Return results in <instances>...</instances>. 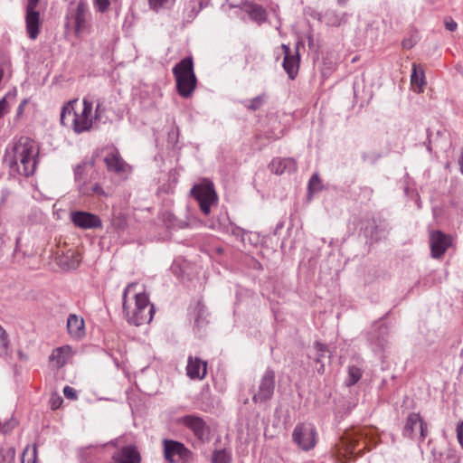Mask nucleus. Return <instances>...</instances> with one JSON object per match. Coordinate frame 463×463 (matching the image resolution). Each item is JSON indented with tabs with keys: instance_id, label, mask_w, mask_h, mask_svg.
Masks as SVG:
<instances>
[{
	"instance_id": "nucleus-1",
	"label": "nucleus",
	"mask_w": 463,
	"mask_h": 463,
	"mask_svg": "<svg viewBox=\"0 0 463 463\" xmlns=\"http://www.w3.org/2000/svg\"><path fill=\"white\" fill-rule=\"evenodd\" d=\"M77 100H71L64 106L61 112V123L63 126L70 127L76 134H80L89 131L93 123L91 117L93 104L86 98L82 100V110L77 112L74 109V105Z\"/></svg>"
},
{
	"instance_id": "nucleus-2",
	"label": "nucleus",
	"mask_w": 463,
	"mask_h": 463,
	"mask_svg": "<svg viewBox=\"0 0 463 463\" xmlns=\"http://www.w3.org/2000/svg\"><path fill=\"white\" fill-rule=\"evenodd\" d=\"M71 2L66 16L65 28L71 30L77 38L89 34L91 31L92 16L85 2Z\"/></svg>"
},
{
	"instance_id": "nucleus-3",
	"label": "nucleus",
	"mask_w": 463,
	"mask_h": 463,
	"mask_svg": "<svg viewBox=\"0 0 463 463\" xmlns=\"http://www.w3.org/2000/svg\"><path fill=\"white\" fill-rule=\"evenodd\" d=\"M130 285L123 292V313L127 321L137 326L149 323L154 317V305L149 302V298L146 293H137L135 295V307L130 310L127 305V294Z\"/></svg>"
},
{
	"instance_id": "nucleus-4",
	"label": "nucleus",
	"mask_w": 463,
	"mask_h": 463,
	"mask_svg": "<svg viewBox=\"0 0 463 463\" xmlns=\"http://www.w3.org/2000/svg\"><path fill=\"white\" fill-rule=\"evenodd\" d=\"M178 95L184 99L191 98L197 86V78L194 69L192 56L177 62L172 69Z\"/></svg>"
},
{
	"instance_id": "nucleus-5",
	"label": "nucleus",
	"mask_w": 463,
	"mask_h": 463,
	"mask_svg": "<svg viewBox=\"0 0 463 463\" xmlns=\"http://www.w3.org/2000/svg\"><path fill=\"white\" fill-rule=\"evenodd\" d=\"M45 6L42 2H27L24 8L25 29L28 37L35 40L41 31L43 16L45 13Z\"/></svg>"
},
{
	"instance_id": "nucleus-6",
	"label": "nucleus",
	"mask_w": 463,
	"mask_h": 463,
	"mask_svg": "<svg viewBox=\"0 0 463 463\" xmlns=\"http://www.w3.org/2000/svg\"><path fill=\"white\" fill-rule=\"evenodd\" d=\"M191 194L197 201L202 213L206 216L211 213V206L218 200L213 184L209 180L195 184L191 189Z\"/></svg>"
},
{
	"instance_id": "nucleus-7",
	"label": "nucleus",
	"mask_w": 463,
	"mask_h": 463,
	"mask_svg": "<svg viewBox=\"0 0 463 463\" xmlns=\"http://www.w3.org/2000/svg\"><path fill=\"white\" fill-rule=\"evenodd\" d=\"M38 155L37 143L28 137H20L7 146L5 157L38 158Z\"/></svg>"
},
{
	"instance_id": "nucleus-8",
	"label": "nucleus",
	"mask_w": 463,
	"mask_h": 463,
	"mask_svg": "<svg viewBox=\"0 0 463 463\" xmlns=\"http://www.w3.org/2000/svg\"><path fill=\"white\" fill-rule=\"evenodd\" d=\"M275 378V371L268 367L258 383L257 391L252 396L253 402L263 403L272 399L276 386Z\"/></svg>"
},
{
	"instance_id": "nucleus-9",
	"label": "nucleus",
	"mask_w": 463,
	"mask_h": 463,
	"mask_svg": "<svg viewBox=\"0 0 463 463\" xmlns=\"http://www.w3.org/2000/svg\"><path fill=\"white\" fill-rule=\"evenodd\" d=\"M293 442L302 450L309 451L317 444V430L311 424H297L292 432Z\"/></svg>"
},
{
	"instance_id": "nucleus-10",
	"label": "nucleus",
	"mask_w": 463,
	"mask_h": 463,
	"mask_svg": "<svg viewBox=\"0 0 463 463\" xmlns=\"http://www.w3.org/2000/svg\"><path fill=\"white\" fill-rule=\"evenodd\" d=\"M179 422L189 429L201 443L211 440V428L205 420L197 415H184L179 419Z\"/></svg>"
},
{
	"instance_id": "nucleus-11",
	"label": "nucleus",
	"mask_w": 463,
	"mask_h": 463,
	"mask_svg": "<svg viewBox=\"0 0 463 463\" xmlns=\"http://www.w3.org/2000/svg\"><path fill=\"white\" fill-rule=\"evenodd\" d=\"M164 456L169 463L175 462V457L183 462H187L192 458V452L180 441L165 439Z\"/></svg>"
},
{
	"instance_id": "nucleus-12",
	"label": "nucleus",
	"mask_w": 463,
	"mask_h": 463,
	"mask_svg": "<svg viewBox=\"0 0 463 463\" xmlns=\"http://www.w3.org/2000/svg\"><path fill=\"white\" fill-rule=\"evenodd\" d=\"M9 163L10 175L29 177L35 172L38 158L5 157Z\"/></svg>"
},
{
	"instance_id": "nucleus-13",
	"label": "nucleus",
	"mask_w": 463,
	"mask_h": 463,
	"mask_svg": "<svg viewBox=\"0 0 463 463\" xmlns=\"http://www.w3.org/2000/svg\"><path fill=\"white\" fill-rule=\"evenodd\" d=\"M71 221L76 227L82 230H95L103 227L102 220L99 215L85 211L71 212Z\"/></svg>"
},
{
	"instance_id": "nucleus-14",
	"label": "nucleus",
	"mask_w": 463,
	"mask_h": 463,
	"mask_svg": "<svg viewBox=\"0 0 463 463\" xmlns=\"http://www.w3.org/2000/svg\"><path fill=\"white\" fill-rule=\"evenodd\" d=\"M430 244L432 258L439 259L451 246L452 239L441 231H434L430 234Z\"/></svg>"
},
{
	"instance_id": "nucleus-15",
	"label": "nucleus",
	"mask_w": 463,
	"mask_h": 463,
	"mask_svg": "<svg viewBox=\"0 0 463 463\" xmlns=\"http://www.w3.org/2000/svg\"><path fill=\"white\" fill-rule=\"evenodd\" d=\"M281 48L284 52V60L282 66L286 73L288 74V78L294 80L297 77L299 69L300 57L298 50L297 49L295 53L292 54L288 45L282 44Z\"/></svg>"
},
{
	"instance_id": "nucleus-16",
	"label": "nucleus",
	"mask_w": 463,
	"mask_h": 463,
	"mask_svg": "<svg viewBox=\"0 0 463 463\" xmlns=\"http://www.w3.org/2000/svg\"><path fill=\"white\" fill-rule=\"evenodd\" d=\"M388 327L384 324L378 326L376 329L370 332L369 342L373 351L375 354H382L384 352L388 345Z\"/></svg>"
},
{
	"instance_id": "nucleus-17",
	"label": "nucleus",
	"mask_w": 463,
	"mask_h": 463,
	"mask_svg": "<svg viewBox=\"0 0 463 463\" xmlns=\"http://www.w3.org/2000/svg\"><path fill=\"white\" fill-rule=\"evenodd\" d=\"M228 8H238L240 11L247 13L250 19L258 24H261L267 19L266 10L261 5L253 2H241L239 5L230 4Z\"/></svg>"
},
{
	"instance_id": "nucleus-18",
	"label": "nucleus",
	"mask_w": 463,
	"mask_h": 463,
	"mask_svg": "<svg viewBox=\"0 0 463 463\" xmlns=\"http://www.w3.org/2000/svg\"><path fill=\"white\" fill-rule=\"evenodd\" d=\"M109 444L116 446V440H111ZM107 445L108 443L89 445L79 449L77 457L80 463H97L99 460V454Z\"/></svg>"
},
{
	"instance_id": "nucleus-19",
	"label": "nucleus",
	"mask_w": 463,
	"mask_h": 463,
	"mask_svg": "<svg viewBox=\"0 0 463 463\" xmlns=\"http://www.w3.org/2000/svg\"><path fill=\"white\" fill-rule=\"evenodd\" d=\"M104 162L108 171L114 172L118 175H128L131 169L130 166L123 160L118 150L109 153L105 156Z\"/></svg>"
},
{
	"instance_id": "nucleus-20",
	"label": "nucleus",
	"mask_w": 463,
	"mask_h": 463,
	"mask_svg": "<svg viewBox=\"0 0 463 463\" xmlns=\"http://www.w3.org/2000/svg\"><path fill=\"white\" fill-rule=\"evenodd\" d=\"M186 374L191 380H203L207 374V362L199 357L188 356Z\"/></svg>"
},
{
	"instance_id": "nucleus-21",
	"label": "nucleus",
	"mask_w": 463,
	"mask_h": 463,
	"mask_svg": "<svg viewBox=\"0 0 463 463\" xmlns=\"http://www.w3.org/2000/svg\"><path fill=\"white\" fill-rule=\"evenodd\" d=\"M269 166L272 173L279 175L295 173L298 170V163L292 157L274 158Z\"/></svg>"
},
{
	"instance_id": "nucleus-22",
	"label": "nucleus",
	"mask_w": 463,
	"mask_h": 463,
	"mask_svg": "<svg viewBox=\"0 0 463 463\" xmlns=\"http://www.w3.org/2000/svg\"><path fill=\"white\" fill-rule=\"evenodd\" d=\"M67 330L73 339H81L86 334L83 318L75 314L69 315L67 319Z\"/></svg>"
},
{
	"instance_id": "nucleus-23",
	"label": "nucleus",
	"mask_w": 463,
	"mask_h": 463,
	"mask_svg": "<svg viewBox=\"0 0 463 463\" xmlns=\"http://www.w3.org/2000/svg\"><path fill=\"white\" fill-rule=\"evenodd\" d=\"M79 193L83 196H96L99 199L108 198L109 196V193L107 192L99 183L90 184L83 182L79 184Z\"/></svg>"
},
{
	"instance_id": "nucleus-24",
	"label": "nucleus",
	"mask_w": 463,
	"mask_h": 463,
	"mask_svg": "<svg viewBox=\"0 0 463 463\" xmlns=\"http://www.w3.org/2000/svg\"><path fill=\"white\" fill-rule=\"evenodd\" d=\"M71 354V347L70 345H63L52 351L50 355V361L54 363L58 368H61L67 363Z\"/></svg>"
},
{
	"instance_id": "nucleus-25",
	"label": "nucleus",
	"mask_w": 463,
	"mask_h": 463,
	"mask_svg": "<svg viewBox=\"0 0 463 463\" xmlns=\"http://www.w3.org/2000/svg\"><path fill=\"white\" fill-rule=\"evenodd\" d=\"M209 2H184L183 19L184 21L192 22L198 13L208 5Z\"/></svg>"
},
{
	"instance_id": "nucleus-26",
	"label": "nucleus",
	"mask_w": 463,
	"mask_h": 463,
	"mask_svg": "<svg viewBox=\"0 0 463 463\" xmlns=\"http://www.w3.org/2000/svg\"><path fill=\"white\" fill-rule=\"evenodd\" d=\"M194 327L197 329H201L204 327L208 323V311L206 307L202 304L201 302H198L194 309Z\"/></svg>"
},
{
	"instance_id": "nucleus-27",
	"label": "nucleus",
	"mask_w": 463,
	"mask_h": 463,
	"mask_svg": "<svg viewBox=\"0 0 463 463\" xmlns=\"http://www.w3.org/2000/svg\"><path fill=\"white\" fill-rule=\"evenodd\" d=\"M420 413L411 412L408 415L405 425L402 430V435L406 438L412 439L414 437V429L420 421Z\"/></svg>"
},
{
	"instance_id": "nucleus-28",
	"label": "nucleus",
	"mask_w": 463,
	"mask_h": 463,
	"mask_svg": "<svg viewBox=\"0 0 463 463\" xmlns=\"http://www.w3.org/2000/svg\"><path fill=\"white\" fill-rule=\"evenodd\" d=\"M80 262V258L78 253L69 250L66 254L60 258V265L67 269H75Z\"/></svg>"
},
{
	"instance_id": "nucleus-29",
	"label": "nucleus",
	"mask_w": 463,
	"mask_h": 463,
	"mask_svg": "<svg viewBox=\"0 0 463 463\" xmlns=\"http://www.w3.org/2000/svg\"><path fill=\"white\" fill-rule=\"evenodd\" d=\"M220 225L222 232L241 238V241H244V235L247 234L248 232L232 222L228 217L226 218V222L220 223Z\"/></svg>"
},
{
	"instance_id": "nucleus-30",
	"label": "nucleus",
	"mask_w": 463,
	"mask_h": 463,
	"mask_svg": "<svg viewBox=\"0 0 463 463\" xmlns=\"http://www.w3.org/2000/svg\"><path fill=\"white\" fill-rule=\"evenodd\" d=\"M411 83L420 89L425 84L424 70L420 64H412V71L411 75Z\"/></svg>"
},
{
	"instance_id": "nucleus-31",
	"label": "nucleus",
	"mask_w": 463,
	"mask_h": 463,
	"mask_svg": "<svg viewBox=\"0 0 463 463\" xmlns=\"http://www.w3.org/2000/svg\"><path fill=\"white\" fill-rule=\"evenodd\" d=\"M363 371L356 365H348L347 367V377L345 381V384L347 387H351L357 383L362 378Z\"/></svg>"
},
{
	"instance_id": "nucleus-32",
	"label": "nucleus",
	"mask_w": 463,
	"mask_h": 463,
	"mask_svg": "<svg viewBox=\"0 0 463 463\" xmlns=\"http://www.w3.org/2000/svg\"><path fill=\"white\" fill-rule=\"evenodd\" d=\"M93 164L90 162H81L78 164L74 168V180L77 184V186L79 187L80 184L87 183L86 177H87V168L92 167Z\"/></svg>"
},
{
	"instance_id": "nucleus-33",
	"label": "nucleus",
	"mask_w": 463,
	"mask_h": 463,
	"mask_svg": "<svg viewBox=\"0 0 463 463\" xmlns=\"http://www.w3.org/2000/svg\"><path fill=\"white\" fill-rule=\"evenodd\" d=\"M314 347L317 352V356L315 358V361L317 364H320V366L317 368V372L319 373H323L325 371L323 358L325 357L326 354L328 352L327 346L320 342H316L314 345Z\"/></svg>"
},
{
	"instance_id": "nucleus-34",
	"label": "nucleus",
	"mask_w": 463,
	"mask_h": 463,
	"mask_svg": "<svg viewBox=\"0 0 463 463\" xmlns=\"http://www.w3.org/2000/svg\"><path fill=\"white\" fill-rule=\"evenodd\" d=\"M232 452L226 449H215L212 455V463H231Z\"/></svg>"
},
{
	"instance_id": "nucleus-35",
	"label": "nucleus",
	"mask_w": 463,
	"mask_h": 463,
	"mask_svg": "<svg viewBox=\"0 0 463 463\" xmlns=\"http://www.w3.org/2000/svg\"><path fill=\"white\" fill-rule=\"evenodd\" d=\"M265 98H266L265 94H261V95H259L250 100L242 101V104L244 105V107L247 109L251 110V111H256L264 104Z\"/></svg>"
},
{
	"instance_id": "nucleus-36",
	"label": "nucleus",
	"mask_w": 463,
	"mask_h": 463,
	"mask_svg": "<svg viewBox=\"0 0 463 463\" xmlns=\"http://www.w3.org/2000/svg\"><path fill=\"white\" fill-rule=\"evenodd\" d=\"M17 90L15 88H14L11 91L6 93L2 98V116H4L5 113L9 111L10 105L9 102L14 101L16 98Z\"/></svg>"
},
{
	"instance_id": "nucleus-37",
	"label": "nucleus",
	"mask_w": 463,
	"mask_h": 463,
	"mask_svg": "<svg viewBox=\"0 0 463 463\" xmlns=\"http://www.w3.org/2000/svg\"><path fill=\"white\" fill-rule=\"evenodd\" d=\"M419 32L417 30H412L410 33V36L402 40V46L404 49L410 50L419 42Z\"/></svg>"
},
{
	"instance_id": "nucleus-38",
	"label": "nucleus",
	"mask_w": 463,
	"mask_h": 463,
	"mask_svg": "<svg viewBox=\"0 0 463 463\" xmlns=\"http://www.w3.org/2000/svg\"><path fill=\"white\" fill-rule=\"evenodd\" d=\"M37 461V448L35 445L30 449L28 447L24 449L22 455L21 463H36Z\"/></svg>"
},
{
	"instance_id": "nucleus-39",
	"label": "nucleus",
	"mask_w": 463,
	"mask_h": 463,
	"mask_svg": "<svg viewBox=\"0 0 463 463\" xmlns=\"http://www.w3.org/2000/svg\"><path fill=\"white\" fill-rule=\"evenodd\" d=\"M321 188V180L317 174H314L308 182V190L310 193L317 192Z\"/></svg>"
},
{
	"instance_id": "nucleus-40",
	"label": "nucleus",
	"mask_w": 463,
	"mask_h": 463,
	"mask_svg": "<svg viewBox=\"0 0 463 463\" xmlns=\"http://www.w3.org/2000/svg\"><path fill=\"white\" fill-rule=\"evenodd\" d=\"M380 156H381L379 154L374 153V152H372V153L364 152L362 154L363 161L365 163H369L371 165L375 164L378 161V159L380 158Z\"/></svg>"
},
{
	"instance_id": "nucleus-41",
	"label": "nucleus",
	"mask_w": 463,
	"mask_h": 463,
	"mask_svg": "<svg viewBox=\"0 0 463 463\" xmlns=\"http://www.w3.org/2000/svg\"><path fill=\"white\" fill-rule=\"evenodd\" d=\"M419 430H420V442L423 441L426 437L428 436L429 430H428V424L426 421L423 420V419L420 417V421L418 424Z\"/></svg>"
},
{
	"instance_id": "nucleus-42",
	"label": "nucleus",
	"mask_w": 463,
	"mask_h": 463,
	"mask_svg": "<svg viewBox=\"0 0 463 463\" xmlns=\"http://www.w3.org/2000/svg\"><path fill=\"white\" fill-rule=\"evenodd\" d=\"M1 71H2V80L5 77L9 78L11 76L10 62H9V61L4 59L3 57H2V69H1Z\"/></svg>"
},
{
	"instance_id": "nucleus-43",
	"label": "nucleus",
	"mask_w": 463,
	"mask_h": 463,
	"mask_svg": "<svg viewBox=\"0 0 463 463\" xmlns=\"http://www.w3.org/2000/svg\"><path fill=\"white\" fill-rule=\"evenodd\" d=\"M62 402H63V400L60 395H58V394L52 395L50 399V405H51L52 410L59 409L61 407Z\"/></svg>"
},
{
	"instance_id": "nucleus-44",
	"label": "nucleus",
	"mask_w": 463,
	"mask_h": 463,
	"mask_svg": "<svg viewBox=\"0 0 463 463\" xmlns=\"http://www.w3.org/2000/svg\"><path fill=\"white\" fill-rule=\"evenodd\" d=\"M105 110H106V109L102 105V103L98 102L97 105H96V109H95V114H94V117H92V118L94 120H99V121L101 120L102 116H103Z\"/></svg>"
},
{
	"instance_id": "nucleus-45",
	"label": "nucleus",
	"mask_w": 463,
	"mask_h": 463,
	"mask_svg": "<svg viewBox=\"0 0 463 463\" xmlns=\"http://www.w3.org/2000/svg\"><path fill=\"white\" fill-rule=\"evenodd\" d=\"M63 394L68 399H71V400L77 399V392H76L75 389H73L71 386L67 385L63 388Z\"/></svg>"
},
{
	"instance_id": "nucleus-46",
	"label": "nucleus",
	"mask_w": 463,
	"mask_h": 463,
	"mask_svg": "<svg viewBox=\"0 0 463 463\" xmlns=\"http://www.w3.org/2000/svg\"><path fill=\"white\" fill-rule=\"evenodd\" d=\"M17 424V420L11 419L9 421L5 422V424H2V433H6L12 429H14Z\"/></svg>"
},
{
	"instance_id": "nucleus-47",
	"label": "nucleus",
	"mask_w": 463,
	"mask_h": 463,
	"mask_svg": "<svg viewBox=\"0 0 463 463\" xmlns=\"http://www.w3.org/2000/svg\"><path fill=\"white\" fill-rule=\"evenodd\" d=\"M445 27L449 32H454L458 28V24L451 18L445 19Z\"/></svg>"
},
{
	"instance_id": "nucleus-48",
	"label": "nucleus",
	"mask_w": 463,
	"mask_h": 463,
	"mask_svg": "<svg viewBox=\"0 0 463 463\" xmlns=\"http://www.w3.org/2000/svg\"><path fill=\"white\" fill-rule=\"evenodd\" d=\"M167 2H148L149 8L158 13Z\"/></svg>"
},
{
	"instance_id": "nucleus-49",
	"label": "nucleus",
	"mask_w": 463,
	"mask_h": 463,
	"mask_svg": "<svg viewBox=\"0 0 463 463\" xmlns=\"http://www.w3.org/2000/svg\"><path fill=\"white\" fill-rule=\"evenodd\" d=\"M457 439L463 449V420L457 426Z\"/></svg>"
},
{
	"instance_id": "nucleus-50",
	"label": "nucleus",
	"mask_w": 463,
	"mask_h": 463,
	"mask_svg": "<svg viewBox=\"0 0 463 463\" xmlns=\"http://www.w3.org/2000/svg\"><path fill=\"white\" fill-rule=\"evenodd\" d=\"M96 3V8L99 12L104 13L108 10L110 2H95Z\"/></svg>"
},
{
	"instance_id": "nucleus-51",
	"label": "nucleus",
	"mask_w": 463,
	"mask_h": 463,
	"mask_svg": "<svg viewBox=\"0 0 463 463\" xmlns=\"http://www.w3.org/2000/svg\"><path fill=\"white\" fill-rule=\"evenodd\" d=\"M27 102H28V100L26 99H24L19 104V106H18V108L16 109V118H19L23 115V113L24 111V108H25Z\"/></svg>"
},
{
	"instance_id": "nucleus-52",
	"label": "nucleus",
	"mask_w": 463,
	"mask_h": 463,
	"mask_svg": "<svg viewBox=\"0 0 463 463\" xmlns=\"http://www.w3.org/2000/svg\"><path fill=\"white\" fill-rule=\"evenodd\" d=\"M1 338H2V347L6 348L7 347V344H8L7 334H6V332L3 328H2Z\"/></svg>"
},
{
	"instance_id": "nucleus-53",
	"label": "nucleus",
	"mask_w": 463,
	"mask_h": 463,
	"mask_svg": "<svg viewBox=\"0 0 463 463\" xmlns=\"http://www.w3.org/2000/svg\"><path fill=\"white\" fill-rule=\"evenodd\" d=\"M458 165L460 166V172L463 175V148H462L461 156L458 159Z\"/></svg>"
},
{
	"instance_id": "nucleus-54",
	"label": "nucleus",
	"mask_w": 463,
	"mask_h": 463,
	"mask_svg": "<svg viewBox=\"0 0 463 463\" xmlns=\"http://www.w3.org/2000/svg\"><path fill=\"white\" fill-rule=\"evenodd\" d=\"M427 135H428V142H429V144L427 146V149H428V151L430 152L431 151V146H430V129H427Z\"/></svg>"
},
{
	"instance_id": "nucleus-55",
	"label": "nucleus",
	"mask_w": 463,
	"mask_h": 463,
	"mask_svg": "<svg viewBox=\"0 0 463 463\" xmlns=\"http://www.w3.org/2000/svg\"><path fill=\"white\" fill-rule=\"evenodd\" d=\"M17 354L19 356L20 359H22L24 357V354L21 351H17Z\"/></svg>"
},
{
	"instance_id": "nucleus-56",
	"label": "nucleus",
	"mask_w": 463,
	"mask_h": 463,
	"mask_svg": "<svg viewBox=\"0 0 463 463\" xmlns=\"http://www.w3.org/2000/svg\"><path fill=\"white\" fill-rule=\"evenodd\" d=\"M222 9L226 11V5L225 4L222 5Z\"/></svg>"
},
{
	"instance_id": "nucleus-57",
	"label": "nucleus",
	"mask_w": 463,
	"mask_h": 463,
	"mask_svg": "<svg viewBox=\"0 0 463 463\" xmlns=\"http://www.w3.org/2000/svg\"><path fill=\"white\" fill-rule=\"evenodd\" d=\"M11 452H12V456H14V450L12 449Z\"/></svg>"
}]
</instances>
